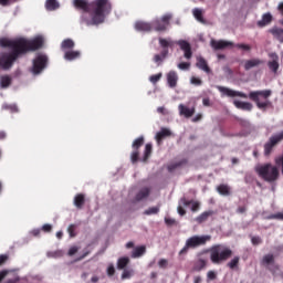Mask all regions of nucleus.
<instances>
[{
    "instance_id": "1",
    "label": "nucleus",
    "mask_w": 283,
    "mask_h": 283,
    "mask_svg": "<svg viewBox=\"0 0 283 283\" xmlns=\"http://www.w3.org/2000/svg\"><path fill=\"white\" fill-rule=\"evenodd\" d=\"M217 90L229 98H235L237 96H239V98H250V101L255 103L256 107L263 112L266 111V108L271 105L269 97L271 94H273L271 90L252 91L249 93V95L239 91L231 90L227 86H217Z\"/></svg>"
},
{
    "instance_id": "2",
    "label": "nucleus",
    "mask_w": 283,
    "mask_h": 283,
    "mask_svg": "<svg viewBox=\"0 0 283 283\" xmlns=\"http://www.w3.org/2000/svg\"><path fill=\"white\" fill-rule=\"evenodd\" d=\"M1 48H10L11 52H36L43 48V38L38 36L33 40L19 38L15 40L1 39Z\"/></svg>"
},
{
    "instance_id": "3",
    "label": "nucleus",
    "mask_w": 283,
    "mask_h": 283,
    "mask_svg": "<svg viewBox=\"0 0 283 283\" xmlns=\"http://www.w3.org/2000/svg\"><path fill=\"white\" fill-rule=\"evenodd\" d=\"M90 8L93 12L94 23H103L105 17L112 14V1L109 0H93Z\"/></svg>"
},
{
    "instance_id": "4",
    "label": "nucleus",
    "mask_w": 283,
    "mask_h": 283,
    "mask_svg": "<svg viewBox=\"0 0 283 283\" xmlns=\"http://www.w3.org/2000/svg\"><path fill=\"white\" fill-rule=\"evenodd\" d=\"M209 253L212 264H222L233 255V250L223 244H214L209 249Z\"/></svg>"
},
{
    "instance_id": "5",
    "label": "nucleus",
    "mask_w": 283,
    "mask_h": 283,
    "mask_svg": "<svg viewBox=\"0 0 283 283\" xmlns=\"http://www.w3.org/2000/svg\"><path fill=\"white\" fill-rule=\"evenodd\" d=\"M255 171L265 182H277V180H280V169H277V166H273L272 164L258 166Z\"/></svg>"
},
{
    "instance_id": "6",
    "label": "nucleus",
    "mask_w": 283,
    "mask_h": 283,
    "mask_svg": "<svg viewBox=\"0 0 283 283\" xmlns=\"http://www.w3.org/2000/svg\"><path fill=\"white\" fill-rule=\"evenodd\" d=\"M207 242H211L210 234L192 235L186 240L185 247L180 250L179 255H185L189 252V249H198L205 247Z\"/></svg>"
},
{
    "instance_id": "7",
    "label": "nucleus",
    "mask_w": 283,
    "mask_h": 283,
    "mask_svg": "<svg viewBox=\"0 0 283 283\" xmlns=\"http://www.w3.org/2000/svg\"><path fill=\"white\" fill-rule=\"evenodd\" d=\"M24 54H28V52H11V53H2L0 55V67L2 70H10L12 65H14V61L17 59H21V56H24Z\"/></svg>"
},
{
    "instance_id": "8",
    "label": "nucleus",
    "mask_w": 283,
    "mask_h": 283,
    "mask_svg": "<svg viewBox=\"0 0 283 283\" xmlns=\"http://www.w3.org/2000/svg\"><path fill=\"white\" fill-rule=\"evenodd\" d=\"M171 19H174V15L171 13H166L161 19L154 20L151 22L153 30H155V32H167Z\"/></svg>"
},
{
    "instance_id": "9",
    "label": "nucleus",
    "mask_w": 283,
    "mask_h": 283,
    "mask_svg": "<svg viewBox=\"0 0 283 283\" xmlns=\"http://www.w3.org/2000/svg\"><path fill=\"white\" fill-rule=\"evenodd\" d=\"M283 140V130L272 135L268 143L264 144V156H269L270 154H273V149L280 145Z\"/></svg>"
},
{
    "instance_id": "10",
    "label": "nucleus",
    "mask_w": 283,
    "mask_h": 283,
    "mask_svg": "<svg viewBox=\"0 0 283 283\" xmlns=\"http://www.w3.org/2000/svg\"><path fill=\"white\" fill-rule=\"evenodd\" d=\"M44 67H48V55L39 54L33 60L32 73L41 74L43 72Z\"/></svg>"
},
{
    "instance_id": "11",
    "label": "nucleus",
    "mask_w": 283,
    "mask_h": 283,
    "mask_svg": "<svg viewBox=\"0 0 283 283\" xmlns=\"http://www.w3.org/2000/svg\"><path fill=\"white\" fill-rule=\"evenodd\" d=\"M269 56L272 61L268 62V67L273 74H277L280 70V55H277V53H270Z\"/></svg>"
},
{
    "instance_id": "12",
    "label": "nucleus",
    "mask_w": 283,
    "mask_h": 283,
    "mask_svg": "<svg viewBox=\"0 0 283 283\" xmlns=\"http://www.w3.org/2000/svg\"><path fill=\"white\" fill-rule=\"evenodd\" d=\"M179 45L180 50L184 52L185 59H191L193 56V52L191 51V44L187 42L186 40H179L177 42Z\"/></svg>"
},
{
    "instance_id": "13",
    "label": "nucleus",
    "mask_w": 283,
    "mask_h": 283,
    "mask_svg": "<svg viewBox=\"0 0 283 283\" xmlns=\"http://www.w3.org/2000/svg\"><path fill=\"white\" fill-rule=\"evenodd\" d=\"M210 45L213 50H226V48H233V42L224 40H211Z\"/></svg>"
},
{
    "instance_id": "14",
    "label": "nucleus",
    "mask_w": 283,
    "mask_h": 283,
    "mask_svg": "<svg viewBox=\"0 0 283 283\" xmlns=\"http://www.w3.org/2000/svg\"><path fill=\"white\" fill-rule=\"evenodd\" d=\"M135 30H137V32H151L153 31L151 22L137 21L135 23Z\"/></svg>"
},
{
    "instance_id": "15",
    "label": "nucleus",
    "mask_w": 283,
    "mask_h": 283,
    "mask_svg": "<svg viewBox=\"0 0 283 283\" xmlns=\"http://www.w3.org/2000/svg\"><path fill=\"white\" fill-rule=\"evenodd\" d=\"M264 63V61L260 60V59H251V60H247L244 62V70L245 72H249V70H253V67H259V65H262Z\"/></svg>"
},
{
    "instance_id": "16",
    "label": "nucleus",
    "mask_w": 283,
    "mask_h": 283,
    "mask_svg": "<svg viewBox=\"0 0 283 283\" xmlns=\"http://www.w3.org/2000/svg\"><path fill=\"white\" fill-rule=\"evenodd\" d=\"M233 105L234 107H237V109H242L243 112H251V109H253V104H251L250 102H241L234 99Z\"/></svg>"
},
{
    "instance_id": "17",
    "label": "nucleus",
    "mask_w": 283,
    "mask_h": 283,
    "mask_svg": "<svg viewBox=\"0 0 283 283\" xmlns=\"http://www.w3.org/2000/svg\"><path fill=\"white\" fill-rule=\"evenodd\" d=\"M169 136H171V130H169V128H161L160 132H158L156 134V142L158 145H160V143H163V140H165V138H169Z\"/></svg>"
},
{
    "instance_id": "18",
    "label": "nucleus",
    "mask_w": 283,
    "mask_h": 283,
    "mask_svg": "<svg viewBox=\"0 0 283 283\" xmlns=\"http://www.w3.org/2000/svg\"><path fill=\"white\" fill-rule=\"evenodd\" d=\"M167 83L169 87H176L178 85V73L176 71H169L167 73Z\"/></svg>"
},
{
    "instance_id": "19",
    "label": "nucleus",
    "mask_w": 283,
    "mask_h": 283,
    "mask_svg": "<svg viewBox=\"0 0 283 283\" xmlns=\"http://www.w3.org/2000/svg\"><path fill=\"white\" fill-rule=\"evenodd\" d=\"M179 114L181 116H185L186 118H191V116H193V114H196V108H189L182 104L179 105Z\"/></svg>"
},
{
    "instance_id": "20",
    "label": "nucleus",
    "mask_w": 283,
    "mask_h": 283,
    "mask_svg": "<svg viewBox=\"0 0 283 283\" xmlns=\"http://www.w3.org/2000/svg\"><path fill=\"white\" fill-rule=\"evenodd\" d=\"M196 66L199 70H202L203 72H206V74H211V69L209 67V64H207V60H205V57H198Z\"/></svg>"
},
{
    "instance_id": "21",
    "label": "nucleus",
    "mask_w": 283,
    "mask_h": 283,
    "mask_svg": "<svg viewBox=\"0 0 283 283\" xmlns=\"http://www.w3.org/2000/svg\"><path fill=\"white\" fill-rule=\"evenodd\" d=\"M270 33L272 34V36L274 39H276V41H279V43H283V29L282 28L274 27V28L270 29Z\"/></svg>"
},
{
    "instance_id": "22",
    "label": "nucleus",
    "mask_w": 283,
    "mask_h": 283,
    "mask_svg": "<svg viewBox=\"0 0 283 283\" xmlns=\"http://www.w3.org/2000/svg\"><path fill=\"white\" fill-rule=\"evenodd\" d=\"M73 4L77 10H83V12H90V3H87V1L85 0H74Z\"/></svg>"
},
{
    "instance_id": "23",
    "label": "nucleus",
    "mask_w": 283,
    "mask_h": 283,
    "mask_svg": "<svg viewBox=\"0 0 283 283\" xmlns=\"http://www.w3.org/2000/svg\"><path fill=\"white\" fill-rule=\"evenodd\" d=\"M149 193H151L149 188L140 189L135 197L136 202H140V200H145V198H149Z\"/></svg>"
},
{
    "instance_id": "24",
    "label": "nucleus",
    "mask_w": 283,
    "mask_h": 283,
    "mask_svg": "<svg viewBox=\"0 0 283 283\" xmlns=\"http://www.w3.org/2000/svg\"><path fill=\"white\" fill-rule=\"evenodd\" d=\"M271 21H273V15H271V13H264L262 15V19L260 21H258L256 25L259 28H265V25H269V23H271Z\"/></svg>"
},
{
    "instance_id": "25",
    "label": "nucleus",
    "mask_w": 283,
    "mask_h": 283,
    "mask_svg": "<svg viewBox=\"0 0 283 283\" xmlns=\"http://www.w3.org/2000/svg\"><path fill=\"white\" fill-rule=\"evenodd\" d=\"M74 45H76V43H74V40L65 39L61 43V50L62 52H67V50H74Z\"/></svg>"
},
{
    "instance_id": "26",
    "label": "nucleus",
    "mask_w": 283,
    "mask_h": 283,
    "mask_svg": "<svg viewBox=\"0 0 283 283\" xmlns=\"http://www.w3.org/2000/svg\"><path fill=\"white\" fill-rule=\"evenodd\" d=\"M64 59L65 61H76V59H81V51H66Z\"/></svg>"
},
{
    "instance_id": "27",
    "label": "nucleus",
    "mask_w": 283,
    "mask_h": 283,
    "mask_svg": "<svg viewBox=\"0 0 283 283\" xmlns=\"http://www.w3.org/2000/svg\"><path fill=\"white\" fill-rule=\"evenodd\" d=\"M74 206L76 207V209H83L84 205H85V195L83 193H77L74 197Z\"/></svg>"
},
{
    "instance_id": "28",
    "label": "nucleus",
    "mask_w": 283,
    "mask_h": 283,
    "mask_svg": "<svg viewBox=\"0 0 283 283\" xmlns=\"http://www.w3.org/2000/svg\"><path fill=\"white\" fill-rule=\"evenodd\" d=\"M208 261L206 259H198L195 262L193 271L200 272L203 271V269H207Z\"/></svg>"
},
{
    "instance_id": "29",
    "label": "nucleus",
    "mask_w": 283,
    "mask_h": 283,
    "mask_svg": "<svg viewBox=\"0 0 283 283\" xmlns=\"http://www.w3.org/2000/svg\"><path fill=\"white\" fill-rule=\"evenodd\" d=\"M210 216H213V211H205L196 218V222H198V224H202V222H207V220H209Z\"/></svg>"
},
{
    "instance_id": "30",
    "label": "nucleus",
    "mask_w": 283,
    "mask_h": 283,
    "mask_svg": "<svg viewBox=\"0 0 283 283\" xmlns=\"http://www.w3.org/2000/svg\"><path fill=\"white\" fill-rule=\"evenodd\" d=\"M263 266H271V264H275V256L273 254H265L261 261Z\"/></svg>"
},
{
    "instance_id": "31",
    "label": "nucleus",
    "mask_w": 283,
    "mask_h": 283,
    "mask_svg": "<svg viewBox=\"0 0 283 283\" xmlns=\"http://www.w3.org/2000/svg\"><path fill=\"white\" fill-rule=\"evenodd\" d=\"M217 191L220 196H231V188L224 184L219 185L217 187Z\"/></svg>"
},
{
    "instance_id": "32",
    "label": "nucleus",
    "mask_w": 283,
    "mask_h": 283,
    "mask_svg": "<svg viewBox=\"0 0 283 283\" xmlns=\"http://www.w3.org/2000/svg\"><path fill=\"white\" fill-rule=\"evenodd\" d=\"M147 252V248L145 245L137 247L133 250L132 258H142Z\"/></svg>"
},
{
    "instance_id": "33",
    "label": "nucleus",
    "mask_w": 283,
    "mask_h": 283,
    "mask_svg": "<svg viewBox=\"0 0 283 283\" xmlns=\"http://www.w3.org/2000/svg\"><path fill=\"white\" fill-rule=\"evenodd\" d=\"M182 165H187V160L186 159H182L180 161L172 163V164L168 165L167 169L171 174V172L176 171V169L182 167Z\"/></svg>"
},
{
    "instance_id": "34",
    "label": "nucleus",
    "mask_w": 283,
    "mask_h": 283,
    "mask_svg": "<svg viewBox=\"0 0 283 283\" xmlns=\"http://www.w3.org/2000/svg\"><path fill=\"white\" fill-rule=\"evenodd\" d=\"M145 145V137L140 136L138 138H136L134 142H133V150L135 151H139V149Z\"/></svg>"
},
{
    "instance_id": "35",
    "label": "nucleus",
    "mask_w": 283,
    "mask_h": 283,
    "mask_svg": "<svg viewBox=\"0 0 283 283\" xmlns=\"http://www.w3.org/2000/svg\"><path fill=\"white\" fill-rule=\"evenodd\" d=\"M153 149H154V146L151 144H146L145 150H144V156L142 159L143 163H147V160H149Z\"/></svg>"
},
{
    "instance_id": "36",
    "label": "nucleus",
    "mask_w": 283,
    "mask_h": 283,
    "mask_svg": "<svg viewBox=\"0 0 283 283\" xmlns=\"http://www.w3.org/2000/svg\"><path fill=\"white\" fill-rule=\"evenodd\" d=\"M45 8L50 12H52L54 10H59V8H60L59 1H56V0H46Z\"/></svg>"
},
{
    "instance_id": "37",
    "label": "nucleus",
    "mask_w": 283,
    "mask_h": 283,
    "mask_svg": "<svg viewBox=\"0 0 283 283\" xmlns=\"http://www.w3.org/2000/svg\"><path fill=\"white\" fill-rule=\"evenodd\" d=\"M228 269L235 271L240 266V256H234L231 261L227 263Z\"/></svg>"
},
{
    "instance_id": "38",
    "label": "nucleus",
    "mask_w": 283,
    "mask_h": 283,
    "mask_svg": "<svg viewBox=\"0 0 283 283\" xmlns=\"http://www.w3.org/2000/svg\"><path fill=\"white\" fill-rule=\"evenodd\" d=\"M192 14L195 19L199 21V23H207V20H205V17L202 15V9L195 8L192 10Z\"/></svg>"
},
{
    "instance_id": "39",
    "label": "nucleus",
    "mask_w": 283,
    "mask_h": 283,
    "mask_svg": "<svg viewBox=\"0 0 283 283\" xmlns=\"http://www.w3.org/2000/svg\"><path fill=\"white\" fill-rule=\"evenodd\" d=\"M129 264V258L123 256L117 260L118 271H123Z\"/></svg>"
},
{
    "instance_id": "40",
    "label": "nucleus",
    "mask_w": 283,
    "mask_h": 283,
    "mask_svg": "<svg viewBox=\"0 0 283 283\" xmlns=\"http://www.w3.org/2000/svg\"><path fill=\"white\" fill-rule=\"evenodd\" d=\"M158 213H160V205L157 207H150L144 211V216H156Z\"/></svg>"
},
{
    "instance_id": "41",
    "label": "nucleus",
    "mask_w": 283,
    "mask_h": 283,
    "mask_svg": "<svg viewBox=\"0 0 283 283\" xmlns=\"http://www.w3.org/2000/svg\"><path fill=\"white\" fill-rule=\"evenodd\" d=\"M11 83H12V78H10V76L8 75L2 76L0 80L1 87H10Z\"/></svg>"
},
{
    "instance_id": "42",
    "label": "nucleus",
    "mask_w": 283,
    "mask_h": 283,
    "mask_svg": "<svg viewBox=\"0 0 283 283\" xmlns=\"http://www.w3.org/2000/svg\"><path fill=\"white\" fill-rule=\"evenodd\" d=\"M159 45L161 48H164L165 50H167V48H171L174 45V42H171L167 39L159 38Z\"/></svg>"
},
{
    "instance_id": "43",
    "label": "nucleus",
    "mask_w": 283,
    "mask_h": 283,
    "mask_svg": "<svg viewBox=\"0 0 283 283\" xmlns=\"http://www.w3.org/2000/svg\"><path fill=\"white\" fill-rule=\"evenodd\" d=\"M139 156H140V150H133V153L130 154V160L133 165H136V163H138Z\"/></svg>"
},
{
    "instance_id": "44",
    "label": "nucleus",
    "mask_w": 283,
    "mask_h": 283,
    "mask_svg": "<svg viewBox=\"0 0 283 283\" xmlns=\"http://www.w3.org/2000/svg\"><path fill=\"white\" fill-rule=\"evenodd\" d=\"M70 238H76V224H70L67 228Z\"/></svg>"
},
{
    "instance_id": "45",
    "label": "nucleus",
    "mask_w": 283,
    "mask_h": 283,
    "mask_svg": "<svg viewBox=\"0 0 283 283\" xmlns=\"http://www.w3.org/2000/svg\"><path fill=\"white\" fill-rule=\"evenodd\" d=\"M160 78H163V73H158V74L151 75L149 77V81H150V83L156 85V83H158V81H160Z\"/></svg>"
},
{
    "instance_id": "46",
    "label": "nucleus",
    "mask_w": 283,
    "mask_h": 283,
    "mask_svg": "<svg viewBox=\"0 0 283 283\" xmlns=\"http://www.w3.org/2000/svg\"><path fill=\"white\" fill-rule=\"evenodd\" d=\"M217 277H218V274L216 273V271H213V270L208 271V273H207L208 282L213 281Z\"/></svg>"
},
{
    "instance_id": "47",
    "label": "nucleus",
    "mask_w": 283,
    "mask_h": 283,
    "mask_svg": "<svg viewBox=\"0 0 283 283\" xmlns=\"http://www.w3.org/2000/svg\"><path fill=\"white\" fill-rule=\"evenodd\" d=\"M106 273H107L108 277H112V276L115 275V273H116V268H114V264L111 263V264L108 265V268H107V270H106Z\"/></svg>"
},
{
    "instance_id": "48",
    "label": "nucleus",
    "mask_w": 283,
    "mask_h": 283,
    "mask_svg": "<svg viewBox=\"0 0 283 283\" xmlns=\"http://www.w3.org/2000/svg\"><path fill=\"white\" fill-rule=\"evenodd\" d=\"M134 271L132 270H124L122 273V280H129L132 277Z\"/></svg>"
},
{
    "instance_id": "49",
    "label": "nucleus",
    "mask_w": 283,
    "mask_h": 283,
    "mask_svg": "<svg viewBox=\"0 0 283 283\" xmlns=\"http://www.w3.org/2000/svg\"><path fill=\"white\" fill-rule=\"evenodd\" d=\"M251 242H252L253 247H259V244H262V238L251 237Z\"/></svg>"
},
{
    "instance_id": "50",
    "label": "nucleus",
    "mask_w": 283,
    "mask_h": 283,
    "mask_svg": "<svg viewBox=\"0 0 283 283\" xmlns=\"http://www.w3.org/2000/svg\"><path fill=\"white\" fill-rule=\"evenodd\" d=\"M190 83H191L192 85L200 86V85H202V80H200V77L192 76V77L190 78Z\"/></svg>"
},
{
    "instance_id": "51",
    "label": "nucleus",
    "mask_w": 283,
    "mask_h": 283,
    "mask_svg": "<svg viewBox=\"0 0 283 283\" xmlns=\"http://www.w3.org/2000/svg\"><path fill=\"white\" fill-rule=\"evenodd\" d=\"M3 109H10V112H19V108H17V105L14 104H6L3 105Z\"/></svg>"
},
{
    "instance_id": "52",
    "label": "nucleus",
    "mask_w": 283,
    "mask_h": 283,
    "mask_svg": "<svg viewBox=\"0 0 283 283\" xmlns=\"http://www.w3.org/2000/svg\"><path fill=\"white\" fill-rule=\"evenodd\" d=\"M8 260H10V256L8 254H0V266H3V264H6Z\"/></svg>"
},
{
    "instance_id": "53",
    "label": "nucleus",
    "mask_w": 283,
    "mask_h": 283,
    "mask_svg": "<svg viewBox=\"0 0 283 283\" xmlns=\"http://www.w3.org/2000/svg\"><path fill=\"white\" fill-rule=\"evenodd\" d=\"M235 48H238L239 50H244L245 52H249L251 50V45L249 44H235Z\"/></svg>"
},
{
    "instance_id": "54",
    "label": "nucleus",
    "mask_w": 283,
    "mask_h": 283,
    "mask_svg": "<svg viewBox=\"0 0 283 283\" xmlns=\"http://www.w3.org/2000/svg\"><path fill=\"white\" fill-rule=\"evenodd\" d=\"M179 70H189L191 67V64L189 62H181L178 64Z\"/></svg>"
},
{
    "instance_id": "55",
    "label": "nucleus",
    "mask_w": 283,
    "mask_h": 283,
    "mask_svg": "<svg viewBox=\"0 0 283 283\" xmlns=\"http://www.w3.org/2000/svg\"><path fill=\"white\" fill-rule=\"evenodd\" d=\"M200 209V203L198 201H193L192 200V203H191V211L193 213H196V211H198Z\"/></svg>"
},
{
    "instance_id": "56",
    "label": "nucleus",
    "mask_w": 283,
    "mask_h": 283,
    "mask_svg": "<svg viewBox=\"0 0 283 283\" xmlns=\"http://www.w3.org/2000/svg\"><path fill=\"white\" fill-rule=\"evenodd\" d=\"M42 231L44 233H51L52 232V224L45 223L44 226H42Z\"/></svg>"
},
{
    "instance_id": "57",
    "label": "nucleus",
    "mask_w": 283,
    "mask_h": 283,
    "mask_svg": "<svg viewBox=\"0 0 283 283\" xmlns=\"http://www.w3.org/2000/svg\"><path fill=\"white\" fill-rule=\"evenodd\" d=\"M76 253H78V247L73 245L69 249V255H76Z\"/></svg>"
},
{
    "instance_id": "58",
    "label": "nucleus",
    "mask_w": 283,
    "mask_h": 283,
    "mask_svg": "<svg viewBox=\"0 0 283 283\" xmlns=\"http://www.w3.org/2000/svg\"><path fill=\"white\" fill-rule=\"evenodd\" d=\"M192 202L193 200H187L185 197L180 199V203L184 205V207H189Z\"/></svg>"
},
{
    "instance_id": "59",
    "label": "nucleus",
    "mask_w": 283,
    "mask_h": 283,
    "mask_svg": "<svg viewBox=\"0 0 283 283\" xmlns=\"http://www.w3.org/2000/svg\"><path fill=\"white\" fill-rule=\"evenodd\" d=\"M163 61H165V57H161L160 54H155V56H154L155 63H158V65H160V63H163Z\"/></svg>"
},
{
    "instance_id": "60",
    "label": "nucleus",
    "mask_w": 283,
    "mask_h": 283,
    "mask_svg": "<svg viewBox=\"0 0 283 283\" xmlns=\"http://www.w3.org/2000/svg\"><path fill=\"white\" fill-rule=\"evenodd\" d=\"M165 223H166L168 227H174V224H176V219L165 218Z\"/></svg>"
},
{
    "instance_id": "61",
    "label": "nucleus",
    "mask_w": 283,
    "mask_h": 283,
    "mask_svg": "<svg viewBox=\"0 0 283 283\" xmlns=\"http://www.w3.org/2000/svg\"><path fill=\"white\" fill-rule=\"evenodd\" d=\"M62 253L61 251H55V252H49L48 256L49 258H61Z\"/></svg>"
},
{
    "instance_id": "62",
    "label": "nucleus",
    "mask_w": 283,
    "mask_h": 283,
    "mask_svg": "<svg viewBox=\"0 0 283 283\" xmlns=\"http://www.w3.org/2000/svg\"><path fill=\"white\" fill-rule=\"evenodd\" d=\"M270 218L273 219V220H283V212L272 214Z\"/></svg>"
},
{
    "instance_id": "63",
    "label": "nucleus",
    "mask_w": 283,
    "mask_h": 283,
    "mask_svg": "<svg viewBox=\"0 0 283 283\" xmlns=\"http://www.w3.org/2000/svg\"><path fill=\"white\" fill-rule=\"evenodd\" d=\"M177 211H178L179 216L187 214V210H185V208H182V206H178Z\"/></svg>"
},
{
    "instance_id": "64",
    "label": "nucleus",
    "mask_w": 283,
    "mask_h": 283,
    "mask_svg": "<svg viewBox=\"0 0 283 283\" xmlns=\"http://www.w3.org/2000/svg\"><path fill=\"white\" fill-rule=\"evenodd\" d=\"M160 269H165L167 266V259H161L158 262Z\"/></svg>"
}]
</instances>
